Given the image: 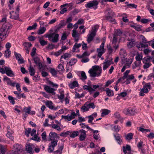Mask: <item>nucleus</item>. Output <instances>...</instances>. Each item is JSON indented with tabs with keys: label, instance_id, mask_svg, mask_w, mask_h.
<instances>
[{
	"label": "nucleus",
	"instance_id": "64",
	"mask_svg": "<svg viewBox=\"0 0 154 154\" xmlns=\"http://www.w3.org/2000/svg\"><path fill=\"white\" fill-rule=\"evenodd\" d=\"M108 53L109 54H111L112 53L113 50L112 48L110 46H107Z\"/></svg>",
	"mask_w": 154,
	"mask_h": 154
},
{
	"label": "nucleus",
	"instance_id": "54",
	"mask_svg": "<svg viewBox=\"0 0 154 154\" xmlns=\"http://www.w3.org/2000/svg\"><path fill=\"white\" fill-rule=\"evenodd\" d=\"M24 46L25 47V49H30V48L32 46V44L29 42H25L24 44Z\"/></svg>",
	"mask_w": 154,
	"mask_h": 154
},
{
	"label": "nucleus",
	"instance_id": "18",
	"mask_svg": "<svg viewBox=\"0 0 154 154\" xmlns=\"http://www.w3.org/2000/svg\"><path fill=\"white\" fill-rule=\"evenodd\" d=\"M5 70L6 75L9 76L13 77L14 76V74L11 69L9 67L5 66Z\"/></svg>",
	"mask_w": 154,
	"mask_h": 154
},
{
	"label": "nucleus",
	"instance_id": "44",
	"mask_svg": "<svg viewBox=\"0 0 154 154\" xmlns=\"http://www.w3.org/2000/svg\"><path fill=\"white\" fill-rule=\"evenodd\" d=\"M81 109L83 112L88 110L89 109L88 107V105L86 102L85 103L84 105L81 107Z\"/></svg>",
	"mask_w": 154,
	"mask_h": 154
},
{
	"label": "nucleus",
	"instance_id": "5",
	"mask_svg": "<svg viewBox=\"0 0 154 154\" xmlns=\"http://www.w3.org/2000/svg\"><path fill=\"white\" fill-rule=\"evenodd\" d=\"M13 151L14 154H20L24 152V148L21 145L15 144L14 145Z\"/></svg>",
	"mask_w": 154,
	"mask_h": 154
},
{
	"label": "nucleus",
	"instance_id": "19",
	"mask_svg": "<svg viewBox=\"0 0 154 154\" xmlns=\"http://www.w3.org/2000/svg\"><path fill=\"white\" fill-rule=\"evenodd\" d=\"M34 148V145L31 144H27L26 146V149L27 152L30 154H32L33 153L34 151L33 148Z\"/></svg>",
	"mask_w": 154,
	"mask_h": 154
},
{
	"label": "nucleus",
	"instance_id": "26",
	"mask_svg": "<svg viewBox=\"0 0 154 154\" xmlns=\"http://www.w3.org/2000/svg\"><path fill=\"white\" fill-rule=\"evenodd\" d=\"M137 47L140 50L142 51V48H145L148 47V45L146 43H143L140 42L138 43L137 44Z\"/></svg>",
	"mask_w": 154,
	"mask_h": 154
},
{
	"label": "nucleus",
	"instance_id": "3",
	"mask_svg": "<svg viewBox=\"0 0 154 154\" xmlns=\"http://www.w3.org/2000/svg\"><path fill=\"white\" fill-rule=\"evenodd\" d=\"M98 27V26L95 25L92 28L91 31L89 32V34L88 35V38L87 39L88 43H90L93 39L94 37L96 35Z\"/></svg>",
	"mask_w": 154,
	"mask_h": 154
},
{
	"label": "nucleus",
	"instance_id": "53",
	"mask_svg": "<svg viewBox=\"0 0 154 154\" xmlns=\"http://www.w3.org/2000/svg\"><path fill=\"white\" fill-rule=\"evenodd\" d=\"M31 108L30 107H25L23 109V111L25 113H27L28 114L30 113Z\"/></svg>",
	"mask_w": 154,
	"mask_h": 154
},
{
	"label": "nucleus",
	"instance_id": "56",
	"mask_svg": "<svg viewBox=\"0 0 154 154\" xmlns=\"http://www.w3.org/2000/svg\"><path fill=\"white\" fill-rule=\"evenodd\" d=\"M11 51L9 49H7L5 51V56L6 57H9L11 56Z\"/></svg>",
	"mask_w": 154,
	"mask_h": 154
},
{
	"label": "nucleus",
	"instance_id": "62",
	"mask_svg": "<svg viewBox=\"0 0 154 154\" xmlns=\"http://www.w3.org/2000/svg\"><path fill=\"white\" fill-rule=\"evenodd\" d=\"M127 6H128L129 8H136L137 6V5L134 4H129L127 5Z\"/></svg>",
	"mask_w": 154,
	"mask_h": 154
},
{
	"label": "nucleus",
	"instance_id": "51",
	"mask_svg": "<svg viewBox=\"0 0 154 154\" xmlns=\"http://www.w3.org/2000/svg\"><path fill=\"white\" fill-rule=\"evenodd\" d=\"M86 103H87L89 109V108L94 109L95 108V105L94 104V103H89V102H87Z\"/></svg>",
	"mask_w": 154,
	"mask_h": 154
},
{
	"label": "nucleus",
	"instance_id": "24",
	"mask_svg": "<svg viewBox=\"0 0 154 154\" xmlns=\"http://www.w3.org/2000/svg\"><path fill=\"white\" fill-rule=\"evenodd\" d=\"M10 18L14 20H17L19 18V15L18 13L14 12L13 11L10 12Z\"/></svg>",
	"mask_w": 154,
	"mask_h": 154
},
{
	"label": "nucleus",
	"instance_id": "25",
	"mask_svg": "<svg viewBox=\"0 0 154 154\" xmlns=\"http://www.w3.org/2000/svg\"><path fill=\"white\" fill-rule=\"evenodd\" d=\"M123 152L125 154H132L131 152V146L128 145H127L126 146L123 147Z\"/></svg>",
	"mask_w": 154,
	"mask_h": 154
},
{
	"label": "nucleus",
	"instance_id": "47",
	"mask_svg": "<svg viewBox=\"0 0 154 154\" xmlns=\"http://www.w3.org/2000/svg\"><path fill=\"white\" fill-rule=\"evenodd\" d=\"M53 128L56 129L57 130L60 131L61 129L60 127L57 125L55 124H52L51 125V126Z\"/></svg>",
	"mask_w": 154,
	"mask_h": 154
},
{
	"label": "nucleus",
	"instance_id": "13",
	"mask_svg": "<svg viewBox=\"0 0 154 154\" xmlns=\"http://www.w3.org/2000/svg\"><path fill=\"white\" fill-rule=\"evenodd\" d=\"M104 42H103L100 46V48L97 49V52L98 53V57H100L105 51L104 49Z\"/></svg>",
	"mask_w": 154,
	"mask_h": 154
},
{
	"label": "nucleus",
	"instance_id": "14",
	"mask_svg": "<svg viewBox=\"0 0 154 154\" xmlns=\"http://www.w3.org/2000/svg\"><path fill=\"white\" fill-rule=\"evenodd\" d=\"M76 116V114L75 113V112H72L71 113V115L68 114L66 116L62 115L61 117L62 119H64L65 120L70 121L74 119Z\"/></svg>",
	"mask_w": 154,
	"mask_h": 154
},
{
	"label": "nucleus",
	"instance_id": "42",
	"mask_svg": "<svg viewBox=\"0 0 154 154\" xmlns=\"http://www.w3.org/2000/svg\"><path fill=\"white\" fill-rule=\"evenodd\" d=\"M106 20L113 24L116 23L115 20L112 18L110 16H107L106 17Z\"/></svg>",
	"mask_w": 154,
	"mask_h": 154
},
{
	"label": "nucleus",
	"instance_id": "30",
	"mask_svg": "<svg viewBox=\"0 0 154 154\" xmlns=\"http://www.w3.org/2000/svg\"><path fill=\"white\" fill-rule=\"evenodd\" d=\"M131 26L138 31H140L142 30V26L141 25L134 24L131 25Z\"/></svg>",
	"mask_w": 154,
	"mask_h": 154
},
{
	"label": "nucleus",
	"instance_id": "36",
	"mask_svg": "<svg viewBox=\"0 0 154 154\" xmlns=\"http://www.w3.org/2000/svg\"><path fill=\"white\" fill-rule=\"evenodd\" d=\"M134 40L131 39V40H129L127 43V46L129 48H131L134 45Z\"/></svg>",
	"mask_w": 154,
	"mask_h": 154
},
{
	"label": "nucleus",
	"instance_id": "59",
	"mask_svg": "<svg viewBox=\"0 0 154 154\" xmlns=\"http://www.w3.org/2000/svg\"><path fill=\"white\" fill-rule=\"evenodd\" d=\"M140 39L141 40V42L144 43H149V42H147L146 38L143 35H140Z\"/></svg>",
	"mask_w": 154,
	"mask_h": 154
},
{
	"label": "nucleus",
	"instance_id": "63",
	"mask_svg": "<svg viewBox=\"0 0 154 154\" xmlns=\"http://www.w3.org/2000/svg\"><path fill=\"white\" fill-rule=\"evenodd\" d=\"M50 72L53 75L55 76L57 75V72L54 69L50 68Z\"/></svg>",
	"mask_w": 154,
	"mask_h": 154
},
{
	"label": "nucleus",
	"instance_id": "57",
	"mask_svg": "<svg viewBox=\"0 0 154 154\" xmlns=\"http://www.w3.org/2000/svg\"><path fill=\"white\" fill-rule=\"evenodd\" d=\"M130 63H127L121 69V72H124L125 69L127 68H129L130 66Z\"/></svg>",
	"mask_w": 154,
	"mask_h": 154
},
{
	"label": "nucleus",
	"instance_id": "17",
	"mask_svg": "<svg viewBox=\"0 0 154 154\" xmlns=\"http://www.w3.org/2000/svg\"><path fill=\"white\" fill-rule=\"evenodd\" d=\"M58 140H53L51 142V145L49 146L48 151L49 152H52L54 150V147L57 145Z\"/></svg>",
	"mask_w": 154,
	"mask_h": 154
},
{
	"label": "nucleus",
	"instance_id": "8",
	"mask_svg": "<svg viewBox=\"0 0 154 154\" xmlns=\"http://www.w3.org/2000/svg\"><path fill=\"white\" fill-rule=\"evenodd\" d=\"M151 89V86L150 83H146L143 86V88L140 92L139 95L140 96H143L144 93L146 94L148 92V89Z\"/></svg>",
	"mask_w": 154,
	"mask_h": 154
},
{
	"label": "nucleus",
	"instance_id": "61",
	"mask_svg": "<svg viewBox=\"0 0 154 154\" xmlns=\"http://www.w3.org/2000/svg\"><path fill=\"white\" fill-rule=\"evenodd\" d=\"M37 26L36 23H35L32 26H29L27 29V30H31L33 29H35Z\"/></svg>",
	"mask_w": 154,
	"mask_h": 154
},
{
	"label": "nucleus",
	"instance_id": "35",
	"mask_svg": "<svg viewBox=\"0 0 154 154\" xmlns=\"http://www.w3.org/2000/svg\"><path fill=\"white\" fill-rule=\"evenodd\" d=\"M135 59L137 61L141 62V61L143 59V55L142 54H139L137 52L136 55Z\"/></svg>",
	"mask_w": 154,
	"mask_h": 154
},
{
	"label": "nucleus",
	"instance_id": "12",
	"mask_svg": "<svg viewBox=\"0 0 154 154\" xmlns=\"http://www.w3.org/2000/svg\"><path fill=\"white\" fill-rule=\"evenodd\" d=\"M72 36L74 38L75 42H77L79 40L80 35L82 34L81 31L78 32L76 30H72L71 32Z\"/></svg>",
	"mask_w": 154,
	"mask_h": 154
},
{
	"label": "nucleus",
	"instance_id": "34",
	"mask_svg": "<svg viewBox=\"0 0 154 154\" xmlns=\"http://www.w3.org/2000/svg\"><path fill=\"white\" fill-rule=\"evenodd\" d=\"M13 133L14 132L12 130H8L7 131V133L6 134L7 137L12 140H13L14 139V137L12 136Z\"/></svg>",
	"mask_w": 154,
	"mask_h": 154
},
{
	"label": "nucleus",
	"instance_id": "33",
	"mask_svg": "<svg viewBox=\"0 0 154 154\" xmlns=\"http://www.w3.org/2000/svg\"><path fill=\"white\" fill-rule=\"evenodd\" d=\"M57 136V134L54 132H51L49 134V140H55V138Z\"/></svg>",
	"mask_w": 154,
	"mask_h": 154
},
{
	"label": "nucleus",
	"instance_id": "29",
	"mask_svg": "<svg viewBox=\"0 0 154 154\" xmlns=\"http://www.w3.org/2000/svg\"><path fill=\"white\" fill-rule=\"evenodd\" d=\"M59 93L60 94L57 95V96L58 98L62 103L64 97V91H59Z\"/></svg>",
	"mask_w": 154,
	"mask_h": 154
},
{
	"label": "nucleus",
	"instance_id": "1",
	"mask_svg": "<svg viewBox=\"0 0 154 154\" xmlns=\"http://www.w3.org/2000/svg\"><path fill=\"white\" fill-rule=\"evenodd\" d=\"M88 72L90 74L91 77H99L101 75L102 72L101 67L98 66H94L88 71Z\"/></svg>",
	"mask_w": 154,
	"mask_h": 154
},
{
	"label": "nucleus",
	"instance_id": "2",
	"mask_svg": "<svg viewBox=\"0 0 154 154\" xmlns=\"http://www.w3.org/2000/svg\"><path fill=\"white\" fill-rule=\"evenodd\" d=\"M49 84L50 85H51V86L54 88H51L50 86L46 85H44V88L45 90L47 92L51 93L53 94H54L55 92H54L56 90L55 88H57L58 87V85L57 84H54L51 81L49 82Z\"/></svg>",
	"mask_w": 154,
	"mask_h": 154
},
{
	"label": "nucleus",
	"instance_id": "37",
	"mask_svg": "<svg viewBox=\"0 0 154 154\" xmlns=\"http://www.w3.org/2000/svg\"><path fill=\"white\" fill-rule=\"evenodd\" d=\"M79 134V132L78 131H74L70 132V137L72 138H74L77 136Z\"/></svg>",
	"mask_w": 154,
	"mask_h": 154
},
{
	"label": "nucleus",
	"instance_id": "23",
	"mask_svg": "<svg viewBox=\"0 0 154 154\" xmlns=\"http://www.w3.org/2000/svg\"><path fill=\"white\" fill-rule=\"evenodd\" d=\"M97 116V113L96 112H94L91 115L88 116V122L93 125L94 123H93L92 122L94 119Z\"/></svg>",
	"mask_w": 154,
	"mask_h": 154
},
{
	"label": "nucleus",
	"instance_id": "32",
	"mask_svg": "<svg viewBox=\"0 0 154 154\" xmlns=\"http://www.w3.org/2000/svg\"><path fill=\"white\" fill-rule=\"evenodd\" d=\"M28 70H29L30 74L31 76H33L34 75L35 73V70L34 68L31 65V63L30 64V66Z\"/></svg>",
	"mask_w": 154,
	"mask_h": 154
},
{
	"label": "nucleus",
	"instance_id": "28",
	"mask_svg": "<svg viewBox=\"0 0 154 154\" xmlns=\"http://www.w3.org/2000/svg\"><path fill=\"white\" fill-rule=\"evenodd\" d=\"M114 135L117 143L119 144H121L122 142V140L121 139V135L118 134H114Z\"/></svg>",
	"mask_w": 154,
	"mask_h": 154
},
{
	"label": "nucleus",
	"instance_id": "41",
	"mask_svg": "<svg viewBox=\"0 0 154 154\" xmlns=\"http://www.w3.org/2000/svg\"><path fill=\"white\" fill-rule=\"evenodd\" d=\"M81 45L82 44L80 43L78 44L77 43H75L73 47V52L76 51L81 46Z\"/></svg>",
	"mask_w": 154,
	"mask_h": 154
},
{
	"label": "nucleus",
	"instance_id": "4",
	"mask_svg": "<svg viewBox=\"0 0 154 154\" xmlns=\"http://www.w3.org/2000/svg\"><path fill=\"white\" fill-rule=\"evenodd\" d=\"M45 37L48 38L49 40L54 43L57 42L59 40V34L53 33L51 34H46Z\"/></svg>",
	"mask_w": 154,
	"mask_h": 154
},
{
	"label": "nucleus",
	"instance_id": "43",
	"mask_svg": "<svg viewBox=\"0 0 154 154\" xmlns=\"http://www.w3.org/2000/svg\"><path fill=\"white\" fill-rule=\"evenodd\" d=\"M46 30V29L45 27L44 26L40 27L37 33L38 35L43 34L45 32Z\"/></svg>",
	"mask_w": 154,
	"mask_h": 154
},
{
	"label": "nucleus",
	"instance_id": "52",
	"mask_svg": "<svg viewBox=\"0 0 154 154\" xmlns=\"http://www.w3.org/2000/svg\"><path fill=\"white\" fill-rule=\"evenodd\" d=\"M45 67L44 66L42 67V69L41 70H40V71L41 72L42 75V76L45 77L48 75V73L45 71H44Z\"/></svg>",
	"mask_w": 154,
	"mask_h": 154
},
{
	"label": "nucleus",
	"instance_id": "10",
	"mask_svg": "<svg viewBox=\"0 0 154 154\" xmlns=\"http://www.w3.org/2000/svg\"><path fill=\"white\" fill-rule=\"evenodd\" d=\"M113 63L112 59L110 57L109 58H106L103 63V69L105 70L111 64Z\"/></svg>",
	"mask_w": 154,
	"mask_h": 154
},
{
	"label": "nucleus",
	"instance_id": "40",
	"mask_svg": "<svg viewBox=\"0 0 154 154\" xmlns=\"http://www.w3.org/2000/svg\"><path fill=\"white\" fill-rule=\"evenodd\" d=\"M101 111L102 113L101 116L102 117H103L107 115L110 112V110L106 109H102Z\"/></svg>",
	"mask_w": 154,
	"mask_h": 154
},
{
	"label": "nucleus",
	"instance_id": "45",
	"mask_svg": "<svg viewBox=\"0 0 154 154\" xmlns=\"http://www.w3.org/2000/svg\"><path fill=\"white\" fill-rule=\"evenodd\" d=\"M45 104L46 106L49 108L51 109H53L54 107L52 105V103L51 101H47L45 103Z\"/></svg>",
	"mask_w": 154,
	"mask_h": 154
},
{
	"label": "nucleus",
	"instance_id": "31",
	"mask_svg": "<svg viewBox=\"0 0 154 154\" xmlns=\"http://www.w3.org/2000/svg\"><path fill=\"white\" fill-rule=\"evenodd\" d=\"M141 63L140 62L135 61L132 64V67L133 69H134L137 67L139 68V69H140V67L141 65Z\"/></svg>",
	"mask_w": 154,
	"mask_h": 154
},
{
	"label": "nucleus",
	"instance_id": "21",
	"mask_svg": "<svg viewBox=\"0 0 154 154\" xmlns=\"http://www.w3.org/2000/svg\"><path fill=\"white\" fill-rule=\"evenodd\" d=\"M79 132L80 133L79 136V140L81 141H82L84 140L86 137V132L85 130L81 129L79 131Z\"/></svg>",
	"mask_w": 154,
	"mask_h": 154
},
{
	"label": "nucleus",
	"instance_id": "7",
	"mask_svg": "<svg viewBox=\"0 0 154 154\" xmlns=\"http://www.w3.org/2000/svg\"><path fill=\"white\" fill-rule=\"evenodd\" d=\"M98 2L97 0H93L90 1L85 5L86 8H93L94 9H96L98 7Z\"/></svg>",
	"mask_w": 154,
	"mask_h": 154
},
{
	"label": "nucleus",
	"instance_id": "39",
	"mask_svg": "<svg viewBox=\"0 0 154 154\" xmlns=\"http://www.w3.org/2000/svg\"><path fill=\"white\" fill-rule=\"evenodd\" d=\"M78 85L77 82L76 81H74L69 84V87L71 89H73L75 87H77Z\"/></svg>",
	"mask_w": 154,
	"mask_h": 154
},
{
	"label": "nucleus",
	"instance_id": "60",
	"mask_svg": "<svg viewBox=\"0 0 154 154\" xmlns=\"http://www.w3.org/2000/svg\"><path fill=\"white\" fill-rule=\"evenodd\" d=\"M57 68L60 72H64L65 70L63 65L61 64H59Z\"/></svg>",
	"mask_w": 154,
	"mask_h": 154
},
{
	"label": "nucleus",
	"instance_id": "49",
	"mask_svg": "<svg viewBox=\"0 0 154 154\" xmlns=\"http://www.w3.org/2000/svg\"><path fill=\"white\" fill-rule=\"evenodd\" d=\"M87 76L85 72L84 71H82L81 72L80 79L82 80H85L87 79Z\"/></svg>",
	"mask_w": 154,
	"mask_h": 154
},
{
	"label": "nucleus",
	"instance_id": "38",
	"mask_svg": "<svg viewBox=\"0 0 154 154\" xmlns=\"http://www.w3.org/2000/svg\"><path fill=\"white\" fill-rule=\"evenodd\" d=\"M106 91L107 95L109 97H112L114 95L113 92L109 88H107L105 90Z\"/></svg>",
	"mask_w": 154,
	"mask_h": 154
},
{
	"label": "nucleus",
	"instance_id": "58",
	"mask_svg": "<svg viewBox=\"0 0 154 154\" xmlns=\"http://www.w3.org/2000/svg\"><path fill=\"white\" fill-rule=\"evenodd\" d=\"M152 59V57L150 56H148L144 57L143 59V63L149 62L150 60Z\"/></svg>",
	"mask_w": 154,
	"mask_h": 154
},
{
	"label": "nucleus",
	"instance_id": "11",
	"mask_svg": "<svg viewBox=\"0 0 154 154\" xmlns=\"http://www.w3.org/2000/svg\"><path fill=\"white\" fill-rule=\"evenodd\" d=\"M123 112L125 114L128 116L134 115L135 113L134 109L131 107L125 109Z\"/></svg>",
	"mask_w": 154,
	"mask_h": 154
},
{
	"label": "nucleus",
	"instance_id": "9",
	"mask_svg": "<svg viewBox=\"0 0 154 154\" xmlns=\"http://www.w3.org/2000/svg\"><path fill=\"white\" fill-rule=\"evenodd\" d=\"M122 34L121 31L119 29H116L115 30V32L113 35V38L112 42V43L116 44L117 42L118 36H120Z\"/></svg>",
	"mask_w": 154,
	"mask_h": 154
},
{
	"label": "nucleus",
	"instance_id": "27",
	"mask_svg": "<svg viewBox=\"0 0 154 154\" xmlns=\"http://www.w3.org/2000/svg\"><path fill=\"white\" fill-rule=\"evenodd\" d=\"M83 89L85 90L88 91L91 94L95 91V90L92 88L91 85H85L83 86Z\"/></svg>",
	"mask_w": 154,
	"mask_h": 154
},
{
	"label": "nucleus",
	"instance_id": "15",
	"mask_svg": "<svg viewBox=\"0 0 154 154\" xmlns=\"http://www.w3.org/2000/svg\"><path fill=\"white\" fill-rule=\"evenodd\" d=\"M33 59L34 63L38 66L39 70H41L44 65L42 63L40 58L37 57H34Z\"/></svg>",
	"mask_w": 154,
	"mask_h": 154
},
{
	"label": "nucleus",
	"instance_id": "16",
	"mask_svg": "<svg viewBox=\"0 0 154 154\" xmlns=\"http://www.w3.org/2000/svg\"><path fill=\"white\" fill-rule=\"evenodd\" d=\"M76 59L73 58L69 62V64H67L66 67V70L67 72H68L69 69L70 70L72 68V66L74 64L77 62Z\"/></svg>",
	"mask_w": 154,
	"mask_h": 154
},
{
	"label": "nucleus",
	"instance_id": "22",
	"mask_svg": "<svg viewBox=\"0 0 154 154\" xmlns=\"http://www.w3.org/2000/svg\"><path fill=\"white\" fill-rule=\"evenodd\" d=\"M14 54L15 55L17 60L18 61V63L20 64L23 63L24 62V60L23 58H21V55L17 54L16 52H14Z\"/></svg>",
	"mask_w": 154,
	"mask_h": 154
},
{
	"label": "nucleus",
	"instance_id": "20",
	"mask_svg": "<svg viewBox=\"0 0 154 154\" xmlns=\"http://www.w3.org/2000/svg\"><path fill=\"white\" fill-rule=\"evenodd\" d=\"M119 56L122 61L125 59L126 57L127 56L126 50L124 48H121L119 52Z\"/></svg>",
	"mask_w": 154,
	"mask_h": 154
},
{
	"label": "nucleus",
	"instance_id": "48",
	"mask_svg": "<svg viewBox=\"0 0 154 154\" xmlns=\"http://www.w3.org/2000/svg\"><path fill=\"white\" fill-rule=\"evenodd\" d=\"M39 42L41 45L42 46L46 45L47 44V42L43 40L42 38H40L39 39Z\"/></svg>",
	"mask_w": 154,
	"mask_h": 154
},
{
	"label": "nucleus",
	"instance_id": "55",
	"mask_svg": "<svg viewBox=\"0 0 154 154\" xmlns=\"http://www.w3.org/2000/svg\"><path fill=\"white\" fill-rule=\"evenodd\" d=\"M143 63L144 64L143 66L144 69H147L151 65V64L150 62H144Z\"/></svg>",
	"mask_w": 154,
	"mask_h": 154
},
{
	"label": "nucleus",
	"instance_id": "50",
	"mask_svg": "<svg viewBox=\"0 0 154 154\" xmlns=\"http://www.w3.org/2000/svg\"><path fill=\"white\" fill-rule=\"evenodd\" d=\"M133 134L132 133L128 134L125 136L126 139L128 140H130L133 138Z\"/></svg>",
	"mask_w": 154,
	"mask_h": 154
},
{
	"label": "nucleus",
	"instance_id": "46",
	"mask_svg": "<svg viewBox=\"0 0 154 154\" xmlns=\"http://www.w3.org/2000/svg\"><path fill=\"white\" fill-rule=\"evenodd\" d=\"M6 148L3 145H0V154H5Z\"/></svg>",
	"mask_w": 154,
	"mask_h": 154
},
{
	"label": "nucleus",
	"instance_id": "6",
	"mask_svg": "<svg viewBox=\"0 0 154 154\" xmlns=\"http://www.w3.org/2000/svg\"><path fill=\"white\" fill-rule=\"evenodd\" d=\"M8 28L4 27L3 25L2 28L0 29V40L4 39L8 35Z\"/></svg>",
	"mask_w": 154,
	"mask_h": 154
}]
</instances>
